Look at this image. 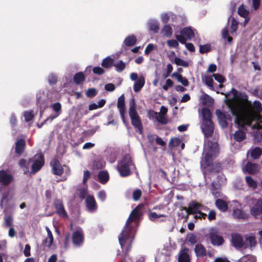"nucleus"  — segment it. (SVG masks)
Returning a JSON list of instances; mask_svg holds the SVG:
<instances>
[{"label":"nucleus","instance_id":"nucleus-27","mask_svg":"<svg viewBox=\"0 0 262 262\" xmlns=\"http://www.w3.org/2000/svg\"><path fill=\"white\" fill-rule=\"evenodd\" d=\"M46 230L47 232L48 238H45L43 241V245L44 246L50 248L53 244L54 238L51 231L47 226L46 227Z\"/></svg>","mask_w":262,"mask_h":262},{"label":"nucleus","instance_id":"nucleus-18","mask_svg":"<svg viewBox=\"0 0 262 262\" xmlns=\"http://www.w3.org/2000/svg\"><path fill=\"white\" fill-rule=\"evenodd\" d=\"M85 203L88 210L91 212L95 211L97 208L96 202L93 195L89 194L86 196Z\"/></svg>","mask_w":262,"mask_h":262},{"label":"nucleus","instance_id":"nucleus-14","mask_svg":"<svg viewBox=\"0 0 262 262\" xmlns=\"http://www.w3.org/2000/svg\"><path fill=\"white\" fill-rule=\"evenodd\" d=\"M235 207L233 209L232 215L234 218L245 220L248 218V215L243 212L241 209V204L237 201H233Z\"/></svg>","mask_w":262,"mask_h":262},{"label":"nucleus","instance_id":"nucleus-59","mask_svg":"<svg viewBox=\"0 0 262 262\" xmlns=\"http://www.w3.org/2000/svg\"><path fill=\"white\" fill-rule=\"evenodd\" d=\"M173 84V81L170 79H168L166 80L165 84L162 86V88L165 91H167L168 88L171 87Z\"/></svg>","mask_w":262,"mask_h":262},{"label":"nucleus","instance_id":"nucleus-31","mask_svg":"<svg viewBox=\"0 0 262 262\" xmlns=\"http://www.w3.org/2000/svg\"><path fill=\"white\" fill-rule=\"evenodd\" d=\"M216 207L222 212H225L228 208V205L227 202L222 199H218L215 201Z\"/></svg>","mask_w":262,"mask_h":262},{"label":"nucleus","instance_id":"nucleus-24","mask_svg":"<svg viewBox=\"0 0 262 262\" xmlns=\"http://www.w3.org/2000/svg\"><path fill=\"white\" fill-rule=\"evenodd\" d=\"M231 242L233 246L236 248H241L244 245V241L242 237L237 233L232 234Z\"/></svg>","mask_w":262,"mask_h":262},{"label":"nucleus","instance_id":"nucleus-51","mask_svg":"<svg viewBox=\"0 0 262 262\" xmlns=\"http://www.w3.org/2000/svg\"><path fill=\"white\" fill-rule=\"evenodd\" d=\"M165 215L162 214H158L155 212H152L148 214V217L150 221H154L161 217H164Z\"/></svg>","mask_w":262,"mask_h":262},{"label":"nucleus","instance_id":"nucleus-45","mask_svg":"<svg viewBox=\"0 0 262 262\" xmlns=\"http://www.w3.org/2000/svg\"><path fill=\"white\" fill-rule=\"evenodd\" d=\"M73 79L75 83L79 84L84 80L85 77L82 72H79L75 75Z\"/></svg>","mask_w":262,"mask_h":262},{"label":"nucleus","instance_id":"nucleus-15","mask_svg":"<svg viewBox=\"0 0 262 262\" xmlns=\"http://www.w3.org/2000/svg\"><path fill=\"white\" fill-rule=\"evenodd\" d=\"M13 176L8 171L4 170H0V183L3 185H8L13 181Z\"/></svg>","mask_w":262,"mask_h":262},{"label":"nucleus","instance_id":"nucleus-10","mask_svg":"<svg viewBox=\"0 0 262 262\" xmlns=\"http://www.w3.org/2000/svg\"><path fill=\"white\" fill-rule=\"evenodd\" d=\"M209 239L214 246H220L223 244L224 239L219 235V231L216 228H212L209 233Z\"/></svg>","mask_w":262,"mask_h":262},{"label":"nucleus","instance_id":"nucleus-26","mask_svg":"<svg viewBox=\"0 0 262 262\" xmlns=\"http://www.w3.org/2000/svg\"><path fill=\"white\" fill-rule=\"evenodd\" d=\"M147 28L149 31L157 33L160 29L159 23L155 19H150L147 21Z\"/></svg>","mask_w":262,"mask_h":262},{"label":"nucleus","instance_id":"nucleus-12","mask_svg":"<svg viewBox=\"0 0 262 262\" xmlns=\"http://www.w3.org/2000/svg\"><path fill=\"white\" fill-rule=\"evenodd\" d=\"M216 115L217 117L219 124L222 128H225L228 125V121L231 120V115L226 114L220 110L216 111Z\"/></svg>","mask_w":262,"mask_h":262},{"label":"nucleus","instance_id":"nucleus-17","mask_svg":"<svg viewBox=\"0 0 262 262\" xmlns=\"http://www.w3.org/2000/svg\"><path fill=\"white\" fill-rule=\"evenodd\" d=\"M50 165L52 168V171L54 174L60 176L63 172V167L61 165L59 162L56 159H53Z\"/></svg>","mask_w":262,"mask_h":262},{"label":"nucleus","instance_id":"nucleus-23","mask_svg":"<svg viewBox=\"0 0 262 262\" xmlns=\"http://www.w3.org/2000/svg\"><path fill=\"white\" fill-rule=\"evenodd\" d=\"M54 205L56 210V212L60 216H67V212L64 209L61 201L60 200H56L54 202Z\"/></svg>","mask_w":262,"mask_h":262},{"label":"nucleus","instance_id":"nucleus-57","mask_svg":"<svg viewBox=\"0 0 262 262\" xmlns=\"http://www.w3.org/2000/svg\"><path fill=\"white\" fill-rule=\"evenodd\" d=\"M98 198L102 202H104L106 198V194L104 190H102L98 193Z\"/></svg>","mask_w":262,"mask_h":262},{"label":"nucleus","instance_id":"nucleus-21","mask_svg":"<svg viewBox=\"0 0 262 262\" xmlns=\"http://www.w3.org/2000/svg\"><path fill=\"white\" fill-rule=\"evenodd\" d=\"M260 167L258 164L248 162L243 168L244 172H247L249 174H255L259 171Z\"/></svg>","mask_w":262,"mask_h":262},{"label":"nucleus","instance_id":"nucleus-54","mask_svg":"<svg viewBox=\"0 0 262 262\" xmlns=\"http://www.w3.org/2000/svg\"><path fill=\"white\" fill-rule=\"evenodd\" d=\"M142 192L140 189L135 190L133 193V198L134 201H138L141 197Z\"/></svg>","mask_w":262,"mask_h":262},{"label":"nucleus","instance_id":"nucleus-29","mask_svg":"<svg viewBox=\"0 0 262 262\" xmlns=\"http://www.w3.org/2000/svg\"><path fill=\"white\" fill-rule=\"evenodd\" d=\"M74 109L76 112V116L78 118L82 117L89 112L87 107L82 104L78 105L76 107H74Z\"/></svg>","mask_w":262,"mask_h":262},{"label":"nucleus","instance_id":"nucleus-19","mask_svg":"<svg viewBox=\"0 0 262 262\" xmlns=\"http://www.w3.org/2000/svg\"><path fill=\"white\" fill-rule=\"evenodd\" d=\"M249 126H251L252 129H256V130L253 133L255 140L257 142L262 141V131L260 130L262 129V126L259 124L258 121H256L254 124L250 125Z\"/></svg>","mask_w":262,"mask_h":262},{"label":"nucleus","instance_id":"nucleus-2","mask_svg":"<svg viewBox=\"0 0 262 262\" xmlns=\"http://www.w3.org/2000/svg\"><path fill=\"white\" fill-rule=\"evenodd\" d=\"M142 205L137 206L130 214L124 228L118 236L121 248L128 252L131 249L132 242L135 236V228L142 215L140 209Z\"/></svg>","mask_w":262,"mask_h":262},{"label":"nucleus","instance_id":"nucleus-9","mask_svg":"<svg viewBox=\"0 0 262 262\" xmlns=\"http://www.w3.org/2000/svg\"><path fill=\"white\" fill-rule=\"evenodd\" d=\"M4 186L0 187V207L4 208V212H6L8 208V203L11 199L12 196L10 194V191L8 189L4 191Z\"/></svg>","mask_w":262,"mask_h":262},{"label":"nucleus","instance_id":"nucleus-46","mask_svg":"<svg viewBox=\"0 0 262 262\" xmlns=\"http://www.w3.org/2000/svg\"><path fill=\"white\" fill-rule=\"evenodd\" d=\"M237 262H256L255 256L251 255H247L241 257Z\"/></svg>","mask_w":262,"mask_h":262},{"label":"nucleus","instance_id":"nucleus-41","mask_svg":"<svg viewBox=\"0 0 262 262\" xmlns=\"http://www.w3.org/2000/svg\"><path fill=\"white\" fill-rule=\"evenodd\" d=\"M245 180L249 187L255 189L257 186V183L251 176H247L245 178Z\"/></svg>","mask_w":262,"mask_h":262},{"label":"nucleus","instance_id":"nucleus-61","mask_svg":"<svg viewBox=\"0 0 262 262\" xmlns=\"http://www.w3.org/2000/svg\"><path fill=\"white\" fill-rule=\"evenodd\" d=\"M217 179L218 180L217 181L216 183L217 184H218L219 185H221L222 184H224L226 181L225 177L223 174H221L219 175Z\"/></svg>","mask_w":262,"mask_h":262},{"label":"nucleus","instance_id":"nucleus-7","mask_svg":"<svg viewBox=\"0 0 262 262\" xmlns=\"http://www.w3.org/2000/svg\"><path fill=\"white\" fill-rule=\"evenodd\" d=\"M129 115L131 119L132 125L137 128L140 134L142 133V126L140 117L137 114L134 100L129 108Z\"/></svg>","mask_w":262,"mask_h":262},{"label":"nucleus","instance_id":"nucleus-39","mask_svg":"<svg viewBox=\"0 0 262 262\" xmlns=\"http://www.w3.org/2000/svg\"><path fill=\"white\" fill-rule=\"evenodd\" d=\"M114 64V59L110 56L105 58L101 62V66L106 69L110 68Z\"/></svg>","mask_w":262,"mask_h":262},{"label":"nucleus","instance_id":"nucleus-49","mask_svg":"<svg viewBox=\"0 0 262 262\" xmlns=\"http://www.w3.org/2000/svg\"><path fill=\"white\" fill-rule=\"evenodd\" d=\"M114 66L116 68V70L117 72H122L125 68V64L122 61H119V62L114 63Z\"/></svg>","mask_w":262,"mask_h":262},{"label":"nucleus","instance_id":"nucleus-11","mask_svg":"<svg viewBox=\"0 0 262 262\" xmlns=\"http://www.w3.org/2000/svg\"><path fill=\"white\" fill-rule=\"evenodd\" d=\"M50 108L52 110L51 114L46 119V121H52L57 118L62 112L61 104L59 102H55L50 105Z\"/></svg>","mask_w":262,"mask_h":262},{"label":"nucleus","instance_id":"nucleus-13","mask_svg":"<svg viewBox=\"0 0 262 262\" xmlns=\"http://www.w3.org/2000/svg\"><path fill=\"white\" fill-rule=\"evenodd\" d=\"M206 207L204 206L202 204L195 201H192L189 204L188 207L185 208V210L187 214H196L201 210H205Z\"/></svg>","mask_w":262,"mask_h":262},{"label":"nucleus","instance_id":"nucleus-64","mask_svg":"<svg viewBox=\"0 0 262 262\" xmlns=\"http://www.w3.org/2000/svg\"><path fill=\"white\" fill-rule=\"evenodd\" d=\"M155 47V45L152 43L148 45L145 50V54L148 55L154 50Z\"/></svg>","mask_w":262,"mask_h":262},{"label":"nucleus","instance_id":"nucleus-28","mask_svg":"<svg viewBox=\"0 0 262 262\" xmlns=\"http://www.w3.org/2000/svg\"><path fill=\"white\" fill-rule=\"evenodd\" d=\"M168 57L172 63H175L178 66H182L184 68H187L189 66L188 61L184 60L179 57H174L172 58L171 57V55H168Z\"/></svg>","mask_w":262,"mask_h":262},{"label":"nucleus","instance_id":"nucleus-48","mask_svg":"<svg viewBox=\"0 0 262 262\" xmlns=\"http://www.w3.org/2000/svg\"><path fill=\"white\" fill-rule=\"evenodd\" d=\"M238 22L235 20V19L234 18H232L230 26V32L232 34H233L236 32L238 29Z\"/></svg>","mask_w":262,"mask_h":262},{"label":"nucleus","instance_id":"nucleus-62","mask_svg":"<svg viewBox=\"0 0 262 262\" xmlns=\"http://www.w3.org/2000/svg\"><path fill=\"white\" fill-rule=\"evenodd\" d=\"M93 72L98 75H101L104 73V70L101 67H96L93 69Z\"/></svg>","mask_w":262,"mask_h":262},{"label":"nucleus","instance_id":"nucleus-63","mask_svg":"<svg viewBox=\"0 0 262 262\" xmlns=\"http://www.w3.org/2000/svg\"><path fill=\"white\" fill-rule=\"evenodd\" d=\"M210 50V47L208 45H201L200 46V52L201 53H205Z\"/></svg>","mask_w":262,"mask_h":262},{"label":"nucleus","instance_id":"nucleus-20","mask_svg":"<svg viewBox=\"0 0 262 262\" xmlns=\"http://www.w3.org/2000/svg\"><path fill=\"white\" fill-rule=\"evenodd\" d=\"M72 242L73 244L77 247L82 245L83 242V236L81 230H77L73 233Z\"/></svg>","mask_w":262,"mask_h":262},{"label":"nucleus","instance_id":"nucleus-33","mask_svg":"<svg viewBox=\"0 0 262 262\" xmlns=\"http://www.w3.org/2000/svg\"><path fill=\"white\" fill-rule=\"evenodd\" d=\"M172 33V28L169 25H164L161 30V34L167 37H170Z\"/></svg>","mask_w":262,"mask_h":262},{"label":"nucleus","instance_id":"nucleus-36","mask_svg":"<svg viewBox=\"0 0 262 262\" xmlns=\"http://www.w3.org/2000/svg\"><path fill=\"white\" fill-rule=\"evenodd\" d=\"M200 100L204 105L212 104L213 103V99L208 95L204 94L200 97Z\"/></svg>","mask_w":262,"mask_h":262},{"label":"nucleus","instance_id":"nucleus-37","mask_svg":"<svg viewBox=\"0 0 262 262\" xmlns=\"http://www.w3.org/2000/svg\"><path fill=\"white\" fill-rule=\"evenodd\" d=\"M251 157L254 159L259 158L262 154V149L260 147H255L251 149Z\"/></svg>","mask_w":262,"mask_h":262},{"label":"nucleus","instance_id":"nucleus-56","mask_svg":"<svg viewBox=\"0 0 262 262\" xmlns=\"http://www.w3.org/2000/svg\"><path fill=\"white\" fill-rule=\"evenodd\" d=\"M97 94L96 90L94 88L89 89L86 92V95L88 97H93Z\"/></svg>","mask_w":262,"mask_h":262},{"label":"nucleus","instance_id":"nucleus-4","mask_svg":"<svg viewBox=\"0 0 262 262\" xmlns=\"http://www.w3.org/2000/svg\"><path fill=\"white\" fill-rule=\"evenodd\" d=\"M44 164V158L41 154H37L28 161L20 159L19 165L23 168L24 173H27L31 168V173L34 174L42 167Z\"/></svg>","mask_w":262,"mask_h":262},{"label":"nucleus","instance_id":"nucleus-44","mask_svg":"<svg viewBox=\"0 0 262 262\" xmlns=\"http://www.w3.org/2000/svg\"><path fill=\"white\" fill-rule=\"evenodd\" d=\"M245 133L240 130L235 132V133L234 134V139L238 142H241L243 141L245 138Z\"/></svg>","mask_w":262,"mask_h":262},{"label":"nucleus","instance_id":"nucleus-52","mask_svg":"<svg viewBox=\"0 0 262 262\" xmlns=\"http://www.w3.org/2000/svg\"><path fill=\"white\" fill-rule=\"evenodd\" d=\"M167 44L169 48H177L179 46V42L177 40L174 39L168 40Z\"/></svg>","mask_w":262,"mask_h":262},{"label":"nucleus","instance_id":"nucleus-60","mask_svg":"<svg viewBox=\"0 0 262 262\" xmlns=\"http://www.w3.org/2000/svg\"><path fill=\"white\" fill-rule=\"evenodd\" d=\"M24 117L26 122H29L33 118V114L31 112H26L24 114Z\"/></svg>","mask_w":262,"mask_h":262},{"label":"nucleus","instance_id":"nucleus-5","mask_svg":"<svg viewBox=\"0 0 262 262\" xmlns=\"http://www.w3.org/2000/svg\"><path fill=\"white\" fill-rule=\"evenodd\" d=\"M202 116V124L201 129L206 138L212 136L214 130L213 123L211 120V113L209 109L204 107L201 110Z\"/></svg>","mask_w":262,"mask_h":262},{"label":"nucleus","instance_id":"nucleus-55","mask_svg":"<svg viewBox=\"0 0 262 262\" xmlns=\"http://www.w3.org/2000/svg\"><path fill=\"white\" fill-rule=\"evenodd\" d=\"M57 81V76L51 73L48 76V82L51 84H55Z\"/></svg>","mask_w":262,"mask_h":262},{"label":"nucleus","instance_id":"nucleus-34","mask_svg":"<svg viewBox=\"0 0 262 262\" xmlns=\"http://www.w3.org/2000/svg\"><path fill=\"white\" fill-rule=\"evenodd\" d=\"M25 145V142L23 139L18 140L16 143L15 152L20 154L23 152Z\"/></svg>","mask_w":262,"mask_h":262},{"label":"nucleus","instance_id":"nucleus-38","mask_svg":"<svg viewBox=\"0 0 262 262\" xmlns=\"http://www.w3.org/2000/svg\"><path fill=\"white\" fill-rule=\"evenodd\" d=\"M197 256H203L205 255L206 249L201 244H197L194 249Z\"/></svg>","mask_w":262,"mask_h":262},{"label":"nucleus","instance_id":"nucleus-58","mask_svg":"<svg viewBox=\"0 0 262 262\" xmlns=\"http://www.w3.org/2000/svg\"><path fill=\"white\" fill-rule=\"evenodd\" d=\"M213 76L214 77L215 80L220 83H222L225 82V79L223 77V76L219 74H214Z\"/></svg>","mask_w":262,"mask_h":262},{"label":"nucleus","instance_id":"nucleus-3","mask_svg":"<svg viewBox=\"0 0 262 262\" xmlns=\"http://www.w3.org/2000/svg\"><path fill=\"white\" fill-rule=\"evenodd\" d=\"M219 154V147L216 142L206 140L204 145L202 159L201 161L202 167L206 168L211 172H219L221 169L219 163H213V159Z\"/></svg>","mask_w":262,"mask_h":262},{"label":"nucleus","instance_id":"nucleus-50","mask_svg":"<svg viewBox=\"0 0 262 262\" xmlns=\"http://www.w3.org/2000/svg\"><path fill=\"white\" fill-rule=\"evenodd\" d=\"M181 144V140L178 138H175L172 139L169 143V146L170 147H177L179 146Z\"/></svg>","mask_w":262,"mask_h":262},{"label":"nucleus","instance_id":"nucleus-22","mask_svg":"<svg viewBox=\"0 0 262 262\" xmlns=\"http://www.w3.org/2000/svg\"><path fill=\"white\" fill-rule=\"evenodd\" d=\"M250 212L251 215L255 216V218L262 213V199L257 201L256 203L251 208Z\"/></svg>","mask_w":262,"mask_h":262},{"label":"nucleus","instance_id":"nucleus-40","mask_svg":"<svg viewBox=\"0 0 262 262\" xmlns=\"http://www.w3.org/2000/svg\"><path fill=\"white\" fill-rule=\"evenodd\" d=\"M136 37L134 35H130L125 38L124 43L126 46H133L136 44Z\"/></svg>","mask_w":262,"mask_h":262},{"label":"nucleus","instance_id":"nucleus-30","mask_svg":"<svg viewBox=\"0 0 262 262\" xmlns=\"http://www.w3.org/2000/svg\"><path fill=\"white\" fill-rule=\"evenodd\" d=\"M237 12L239 15L245 18L244 22V25H245L249 21V18H248L249 13V10L246 9L245 6L242 5L238 8Z\"/></svg>","mask_w":262,"mask_h":262},{"label":"nucleus","instance_id":"nucleus-25","mask_svg":"<svg viewBox=\"0 0 262 262\" xmlns=\"http://www.w3.org/2000/svg\"><path fill=\"white\" fill-rule=\"evenodd\" d=\"M189 251V249L187 248H184L180 251L179 262H190Z\"/></svg>","mask_w":262,"mask_h":262},{"label":"nucleus","instance_id":"nucleus-43","mask_svg":"<svg viewBox=\"0 0 262 262\" xmlns=\"http://www.w3.org/2000/svg\"><path fill=\"white\" fill-rule=\"evenodd\" d=\"M245 242L246 244L249 245L251 248L255 247L256 244L255 238L252 235L246 236Z\"/></svg>","mask_w":262,"mask_h":262},{"label":"nucleus","instance_id":"nucleus-32","mask_svg":"<svg viewBox=\"0 0 262 262\" xmlns=\"http://www.w3.org/2000/svg\"><path fill=\"white\" fill-rule=\"evenodd\" d=\"M145 83V79L143 76H141L139 79L135 82L134 85V90L135 92H137L139 91L142 87L144 86Z\"/></svg>","mask_w":262,"mask_h":262},{"label":"nucleus","instance_id":"nucleus-1","mask_svg":"<svg viewBox=\"0 0 262 262\" xmlns=\"http://www.w3.org/2000/svg\"><path fill=\"white\" fill-rule=\"evenodd\" d=\"M231 93L232 97L226 99L225 103L232 115L235 117V122L238 127L244 128L245 125H251L253 121L260 120L258 113L262 111V107L259 101H255L252 105L246 95L239 94L234 89H232Z\"/></svg>","mask_w":262,"mask_h":262},{"label":"nucleus","instance_id":"nucleus-47","mask_svg":"<svg viewBox=\"0 0 262 262\" xmlns=\"http://www.w3.org/2000/svg\"><path fill=\"white\" fill-rule=\"evenodd\" d=\"M173 14L172 12L168 13H162L160 15L161 20L163 23H167L169 18L173 16Z\"/></svg>","mask_w":262,"mask_h":262},{"label":"nucleus","instance_id":"nucleus-8","mask_svg":"<svg viewBox=\"0 0 262 262\" xmlns=\"http://www.w3.org/2000/svg\"><path fill=\"white\" fill-rule=\"evenodd\" d=\"M194 31L191 27H185L181 30L180 34L176 35L175 37L181 43H185L187 40H190L194 37Z\"/></svg>","mask_w":262,"mask_h":262},{"label":"nucleus","instance_id":"nucleus-16","mask_svg":"<svg viewBox=\"0 0 262 262\" xmlns=\"http://www.w3.org/2000/svg\"><path fill=\"white\" fill-rule=\"evenodd\" d=\"M117 107L118 109L119 110L122 121L124 124H126L124 116V113L125 110V98L123 94L121 95L118 99Z\"/></svg>","mask_w":262,"mask_h":262},{"label":"nucleus","instance_id":"nucleus-53","mask_svg":"<svg viewBox=\"0 0 262 262\" xmlns=\"http://www.w3.org/2000/svg\"><path fill=\"white\" fill-rule=\"evenodd\" d=\"M157 121L163 124H165L167 122V120L165 117V115L159 114L157 117Z\"/></svg>","mask_w":262,"mask_h":262},{"label":"nucleus","instance_id":"nucleus-35","mask_svg":"<svg viewBox=\"0 0 262 262\" xmlns=\"http://www.w3.org/2000/svg\"><path fill=\"white\" fill-rule=\"evenodd\" d=\"M222 37L225 41L229 43L232 42V38L229 35V32L227 27H225L222 29Z\"/></svg>","mask_w":262,"mask_h":262},{"label":"nucleus","instance_id":"nucleus-42","mask_svg":"<svg viewBox=\"0 0 262 262\" xmlns=\"http://www.w3.org/2000/svg\"><path fill=\"white\" fill-rule=\"evenodd\" d=\"M98 178L102 183H105L109 179L108 174L106 171H102L98 173Z\"/></svg>","mask_w":262,"mask_h":262},{"label":"nucleus","instance_id":"nucleus-6","mask_svg":"<svg viewBox=\"0 0 262 262\" xmlns=\"http://www.w3.org/2000/svg\"><path fill=\"white\" fill-rule=\"evenodd\" d=\"M132 165L130 156H125L117 165V170L120 176L123 177L129 176L130 174V167Z\"/></svg>","mask_w":262,"mask_h":262}]
</instances>
